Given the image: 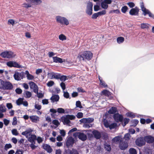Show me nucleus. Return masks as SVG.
Returning <instances> with one entry per match:
<instances>
[{
    "label": "nucleus",
    "mask_w": 154,
    "mask_h": 154,
    "mask_svg": "<svg viewBox=\"0 0 154 154\" xmlns=\"http://www.w3.org/2000/svg\"><path fill=\"white\" fill-rule=\"evenodd\" d=\"M129 153L130 154H137V152L135 149L131 148L129 149Z\"/></svg>",
    "instance_id": "36"
},
{
    "label": "nucleus",
    "mask_w": 154,
    "mask_h": 154,
    "mask_svg": "<svg viewBox=\"0 0 154 154\" xmlns=\"http://www.w3.org/2000/svg\"><path fill=\"white\" fill-rule=\"evenodd\" d=\"M59 39L62 41L66 40V36L63 34L60 35L59 36Z\"/></svg>",
    "instance_id": "40"
},
{
    "label": "nucleus",
    "mask_w": 154,
    "mask_h": 154,
    "mask_svg": "<svg viewBox=\"0 0 154 154\" xmlns=\"http://www.w3.org/2000/svg\"><path fill=\"white\" fill-rule=\"evenodd\" d=\"M13 88L12 84L9 82H5L3 88V89L11 90Z\"/></svg>",
    "instance_id": "13"
},
{
    "label": "nucleus",
    "mask_w": 154,
    "mask_h": 154,
    "mask_svg": "<svg viewBox=\"0 0 154 154\" xmlns=\"http://www.w3.org/2000/svg\"><path fill=\"white\" fill-rule=\"evenodd\" d=\"M54 62L55 63H62L65 61L64 59H63L57 57H53Z\"/></svg>",
    "instance_id": "21"
},
{
    "label": "nucleus",
    "mask_w": 154,
    "mask_h": 154,
    "mask_svg": "<svg viewBox=\"0 0 154 154\" xmlns=\"http://www.w3.org/2000/svg\"><path fill=\"white\" fill-rule=\"evenodd\" d=\"M127 115L128 116L132 118H134L135 116V115L132 112H128Z\"/></svg>",
    "instance_id": "59"
},
{
    "label": "nucleus",
    "mask_w": 154,
    "mask_h": 154,
    "mask_svg": "<svg viewBox=\"0 0 154 154\" xmlns=\"http://www.w3.org/2000/svg\"><path fill=\"white\" fill-rule=\"evenodd\" d=\"M131 137L130 135L129 134L127 133L124 136V138L126 140H129Z\"/></svg>",
    "instance_id": "50"
},
{
    "label": "nucleus",
    "mask_w": 154,
    "mask_h": 154,
    "mask_svg": "<svg viewBox=\"0 0 154 154\" xmlns=\"http://www.w3.org/2000/svg\"><path fill=\"white\" fill-rule=\"evenodd\" d=\"M63 92L64 97L66 98H68L69 96V93L67 92H65L64 91H63Z\"/></svg>",
    "instance_id": "52"
},
{
    "label": "nucleus",
    "mask_w": 154,
    "mask_h": 154,
    "mask_svg": "<svg viewBox=\"0 0 154 154\" xmlns=\"http://www.w3.org/2000/svg\"><path fill=\"white\" fill-rule=\"evenodd\" d=\"M93 57L92 53L90 51H85L78 55L77 58L80 61H86L91 60Z\"/></svg>",
    "instance_id": "1"
},
{
    "label": "nucleus",
    "mask_w": 154,
    "mask_h": 154,
    "mask_svg": "<svg viewBox=\"0 0 154 154\" xmlns=\"http://www.w3.org/2000/svg\"><path fill=\"white\" fill-rule=\"evenodd\" d=\"M27 2L24 3L23 4V7L26 8H30L32 7V3L30 1L28 0H26Z\"/></svg>",
    "instance_id": "24"
},
{
    "label": "nucleus",
    "mask_w": 154,
    "mask_h": 154,
    "mask_svg": "<svg viewBox=\"0 0 154 154\" xmlns=\"http://www.w3.org/2000/svg\"><path fill=\"white\" fill-rule=\"evenodd\" d=\"M145 142L143 137H140L137 139L136 141V144L139 146H142L145 144Z\"/></svg>",
    "instance_id": "14"
},
{
    "label": "nucleus",
    "mask_w": 154,
    "mask_h": 154,
    "mask_svg": "<svg viewBox=\"0 0 154 154\" xmlns=\"http://www.w3.org/2000/svg\"><path fill=\"white\" fill-rule=\"evenodd\" d=\"M6 111V108L3 104L0 105V112H5Z\"/></svg>",
    "instance_id": "31"
},
{
    "label": "nucleus",
    "mask_w": 154,
    "mask_h": 154,
    "mask_svg": "<svg viewBox=\"0 0 154 154\" xmlns=\"http://www.w3.org/2000/svg\"><path fill=\"white\" fill-rule=\"evenodd\" d=\"M3 121L4 124L6 126H7L10 123V120L6 119H4L3 120Z\"/></svg>",
    "instance_id": "48"
},
{
    "label": "nucleus",
    "mask_w": 154,
    "mask_h": 154,
    "mask_svg": "<svg viewBox=\"0 0 154 154\" xmlns=\"http://www.w3.org/2000/svg\"><path fill=\"white\" fill-rule=\"evenodd\" d=\"M29 84L30 86V88L31 89L33 88L37 85L34 82H30L29 83Z\"/></svg>",
    "instance_id": "38"
},
{
    "label": "nucleus",
    "mask_w": 154,
    "mask_h": 154,
    "mask_svg": "<svg viewBox=\"0 0 154 154\" xmlns=\"http://www.w3.org/2000/svg\"><path fill=\"white\" fill-rule=\"evenodd\" d=\"M28 1H30L33 4L36 5H39L42 2V0H28Z\"/></svg>",
    "instance_id": "29"
},
{
    "label": "nucleus",
    "mask_w": 154,
    "mask_h": 154,
    "mask_svg": "<svg viewBox=\"0 0 154 154\" xmlns=\"http://www.w3.org/2000/svg\"><path fill=\"white\" fill-rule=\"evenodd\" d=\"M128 146V143L126 142L121 141L119 145V147L121 150H124Z\"/></svg>",
    "instance_id": "16"
},
{
    "label": "nucleus",
    "mask_w": 154,
    "mask_h": 154,
    "mask_svg": "<svg viewBox=\"0 0 154 154\" xmlns=\"http://www.w3.org/2000/svg\"><path fill=\"white\" fill-rule=\"evenodd\" d=\"M76 106L77 107H79L80 108H82V106L81 105V102L79 101H77L76 103Z\"/></svg>",
    "instance_id": "49"
},
{
    "label": "nucleus",
    "mask_w": 154,
    "mask_h": 154,
    "mask_svg": "<svg viewBox=\"0 0 154 154\" xmlns=\"http://www.w3.org/2000/svg\"><path fill=\"white\" fill-rule=\"evenodd\" d=\"M54 82L53 81H50L48 82L47 84V85L49 87L52 86L54 85Z\"/></svg>",
    "instance_id": "51"
},
{
    "label": "nucleus",
    "mask_w": 154,
    "mask_h": 154,
    "mask_svg": "<svg viewBox=\"0 0 154 154\" xmlns=\"http://www.w3.org/2000/svg\"><path fill=\"white\" fill-rule=\"evenodd\" d=\"M24 75L25 73L23 72H15L14 75V77L15 80L20 81L23 79Z\"/></svg>",
    "instance_id": "6"
},
{
    "label": "nucleus",
    "mask_w": 154,
    "mask_h": 154,
    "mask_svg": "<svg viewBox=\"0 0 154 154\" xmlns=\"http://www.w3.org/2000/svg\"><path fill=\"white\" fill-rule=\"evenodd\" d=\"M113 118L116 122L121 121L123 119L122 116L118 113H116L114 115Z\"/></svg>",
    "instance_id": "18"
},
{
    "label": "nucleus",
    "mask_w": 154,
    "mask_h": 154,
    "mask_svg": "<svg viewBox=\"0 0 154 154\" xmlns=\"http://www.w3.org/2000/svg\"><path fill=\"white\" fill-rule=\"evenodd\" d=\"M27 138L28 140L31 143H33L34 140L36 139V136L34 134H31L28 137H26Z\"/></svg>",
    "instance_id": "22"
},
{
    "label": "nucleus",
    "mask_w": 154,
    "mask_h": 154,
    "mask_svg": "<svg viewBox=\"0 0 154 154\" xmlns=\"http://www.w3.org/2000/svg\"><path fill=\"white\" fill-rule=\"evenodd\" d=\"M6 65L10 67H14L19 68H21L22 66L17 62L13 61H10L6 63Z\"/></svg>",
    "instance_id": "9"
},
{
    "label": "nucleus",
    "mask_w": 154,
    "mask_h": 154,
    "mask_svg": "<svg viewBox=\"0 0 154 154\" xmlns=\"http://www.w3.org/2000/svg\"><path fill=\"white\" fill-rule=\"evenodd\" d=\"M87 123H90L94 121V119L92 118H86Z\"/></svg>",
    "instance_id": "63"
},
{
    "label": "nucleus",
    "mask_w": 154,
    "mask_h": 154,
    "mask_svg": "<svg viewBox=\"0 0 154 154\" xmlns=\"http://www.w3.org/2000/svg\"><path fill=\"white\" fill-rule=\"evenodd\" d=\"M104 124L106 128H109L110 124L106 120H104Z\"/></svg>",
    "instance_id": "55"
},
{
    "label": "nucleus",
    "mask_w": 154,
    "mask_h": 154,
    "mask_svg": "<svg viewBox=\"0 0 154 154\" xmlns=\"http://www.w3.org/2000/svg\"><path fill=\"white\" fill-rule=\"evenodd\" d=\"M23 99L20 98L16 101V103L17 105H20L22 104L23 101Z\"/></svg>",
    "instance_id": "37"
},
{
    "label": "nucleus",
    "mask_w": 154,
    "mask_h": 154,
    "mask_svg": "<svg viewBox=\"0 0 154 154\" xmlns=\"http://www.w3.org/2000/svg\"><path fill=\"white\" fill-rule=\"evenodd\" d=\"M57 21L62 24H65L67 25L69 24L68 20L65 17L58 16L56 17Z\"/></svg>",
    "instance_id": "4"
},
{
    "label": "nucleus",
    "mask_w": 154,
    "mask_h": 154,
    "mask_svg": "<svg viewBox=\"0 0 154 154\" xmlns=\"http://www.w3.org/2000/svg\"><path fill=\"white\" fill-rule=\"evenodd\" d=\"M75 118V117L73 115H68L62 117L61 119L62 122L64 125H67L70 123V120H73Z\"/></svg>",
    "instance_id": "2"
},
{
    "label": "nucleus",
    "mask_w": 154,
    "mask_h": 154,
    "mask_svg": "<svg viewBox=\"0 0 154 154\" xmlns=\"http://www.w3.org/2000/svg\"><path fill=\"white\" fill-rule=\"evenodd\" d=\"M102 92L104 95L106 96H109L110 95V92L106 90L103 91Z\"/></svg>",
    "instance_id": "41"
},
{
    "label": "nucleus",
    "mask_w": 154,
    "mask_h": 154,
    "mask_svg": "<svg viewBox=\"0 0 154 154\" xmlns=\"http://www.w3.org/2000/svg\"><path fill=\"white\" fill-rule=\"evenodd\" d=\"M117 124L116 123H112L110 124L109 128L110 129H112L116 128L117 127Z\"/></svg>",
    "instance_id": "42"
},
{
    "label": "nucleus",
    "mask_w": 154,
    "mask_h": 154,
    "mask_svg": "<svg viewBox=\"0 0 154 154\" xmlns=\"http://www.w3.org/2000/svg\"><path fill=\"white\" fill-rule=\"evenodd\" d=\"M140 7L142 11L143 12V14L144 16H145L146 14H148L149 17L154 18V15L150 13L148 10L146 8L144 7L143 2L141 3Z\"/></svg>",
    "instance_id": "5"
},
{
    "label": "nucleus",
    "mask_w": 154,
    "mask_h": 154,
    "mask_svg": "<svg viewBox=\"0 0 154 154\" xmlns=\"http://www.w3.org/2000/svg\"><path fill=\"white\" fill-rule=\"evenodd\" d=\"M117 111V109L115 107H112L108 111V113L110 114L115 113Z\"/></svg>",
    "instance_id": "30"
},
{
    "label": "nucleus",
    "mask_w": 154,
    "mask_h": 154,
    "mask_svg": "<svg viewBox=\"0 0 154 154\" xmlns=\"http://www.w3.org/2000/svg\"><path fill=\"white\" fill-rule=\"evenodd\" d=\"M60 86L61 87L63 91H64L66 88V85L65 83L63 82H61L60 84Z\"/></svg>",
    "instance_id": "60"
},
{
    "label": "nucleus",
    "mask_w": 154,
    "mask_h": 154,
    "mask_svg": "<svg viewBox=\"0 0 154 154\" xmlns=\"http://www.w3.org/2000/svg\"><path fill=\"white\" fill-rule=\"evenodd\" d=\"M57 112L60 113H64L65 110L62 108H58L57 109Z\"/></svg>",
    "instance_id": "45"
},
{
    "label": "nucleus",
    "mask_w": 154,
    "mask_h": 154,
    "mask_svg": "<svg viewBox=\"0 0 154 154\" xmlns=\"http://www.w3.org/2000/svg\"><path fill=\"white\" fill-rule=\"evenodd\" d=\"M59 79H60L61 81H65L66 79V76L65 75L61 76V75L60 74V77Z\"/></svg>",
    "instance_id": "46"
},
{
    "label": "nucleus",
    "mask_w": 154,
    "mask_h": 154,
    "mask_svg": "<svg viewBox=\"0 0 154 154\" xmlns=\"http://www.w3.org/2000/svg\"><path fill=\"white\" fill-rule=\"evenodd\" d=\"M128 9V7L126 6H124L122 7L121 11H122L124 13H125Z\"/></svg>",
    "instance_id": "54"
},
{
    "label": "nucleus",
    "mask_w": 154,
    "mask_h": 154,
    "mask_svg": "<svg viewBox=\"0 0 154 154\" xmlns=\"http://www.w3.org/2000/svg\"><path fill=\"white\" fill-rule=\"evenodd\" d=\"M129 121V119L127 118L124 119L122 123V125L123 126H125L126 124L128 123Z\"/></svg>",
    "instance_id": "39"
},
{
    "label": "nucleus",
    "mask_w": 154,
    "mask_h": 154,
    "mask_svg": "<svg viewBox=\"0 0 154 154\" xmlns=\"http://www.w3.org/2000/svg\"><path fill=\"white\" fill-rule=\"evenodd\" d=\"M59 97L58 95H54L51 98V99L52 102H57L58 101Z\"/></svg>",
    "instance_id": "28"
},
{
    "label": "nucleus",
    "mask_w": 154,
    "mask_h": 154,
    "mask_svg": "<svg viewBox=\"0 0 154 154\" xmlns=\"http://www.w3.org/2000/svg\"><path fill=\"white\" fill-rule=\"evenodd\" d=\"M120 13V11L119 10H113L110 11L109 12V13H115L116 14H119Z\"/></svg>",
    "instance_id": "61"
},
{
    "label": "nucleus",
    "mask_w": 154,
    "mask_h": 154,
    "mask_svg": "<svg viewBox=\"0 0 154 154\" xmlns=\"http://www.w3.org/2000/svg\"><path fill=\"white\" fill-rule=\"evenodd\" d=\"M139 11L138 8L136 7L131 9L129 11V14L132 15H138Z\"/></svg>",
    "instance_id": "17"
},
{
    "label": "nucleus",
    "mask_w": 154,
    "mask_h": 154,
    "mask_svg": "<svg viewBox=\"0 0 154 154\" xmlns=\"http://www.w3.org/2000/svg\"><path fill=\"white\" fill-rule=\"evenodd\" d=\"M17 118L16 117H14L13 118L12 125H17Z\"/></svg>",
    "instance_id": "53"
},
{
    "label": "nucleus",
    "mask_w": 154,
    "mask_h": 154,
    "mask_svg": "<svg viewBox=\"0 0 154 154\" xmlns=\"http://www.w3.org/2000/svg\"><path fill=\"white\" fill-rule=\"evenodd\" d=\"M105 149L107 151H109L111 149V147L110 145L107 143H105L104 144Z\"/></svg>",
    "instance_id": "35"
},
{
    "label": "nucleus",
    "mask_w": 154,
    "mask_h": 154,
    "mask_svg": "<svg viewBox=\"0 0 154 154\" xmlns=\"http://www.w3.org/2000/svg\"><path fill=\"white\" fill-rule=\"evenodd\" d=\"M41 106L39 105L38 104L35 103V108L38 110H40L41 108Z\"/></svg>",
    "instance_id": "56"
},
{
    "label": "nucleus",
    "mask_w": 154,
    "mask_h": 154,
    "mask_svg": "<svg viewBox=\"0 0 154 154\" xmlns=\"http://www.w3.org/2000/svg\"><path fill=\"white\" fill-rule=\"evenodd\" d=\"M93 134L95 137L96 139H99L100 137V134L98 131H93Z\"/></svg>",
    "instance_id": "27"
},
{
    "label": "nucleus",
    "mask_w": 154,
    "mask_h": 154,
    "mask_svg": "<svg viewBox=\"0 0 154 154\" xmlns=\"http://www.w3.org/2000/svg\"><path fill=\"white\" fill-rule=\"evenodd\" d=\"M24 95L26 98H29L31 96L32 94L31 92L26 91L25 92Z\"/></svg>",
    "instance_id": "32"
},
{
    "label": "nucleus",
    "mask_w": 154,
    "mask_h": 154,
    "mask_svg": "<svg viewBox=\"0 0 154 154\" xmlns=\"http://www.w3.org/2000/svg\"><path fill=\"white\" fill-rule=\"evenodd\" d=\"M149 25L146 23H143L141 24V27L142 29H147L149 28Z\"/></svg>",
    "instance_id": "34"
},
{
    "label": "nucleus",
    "mask_w": 154,
    "mask_h": 154,
    "mask_svg": "<svg viewBox=\"0 0 154 154\" xmlns=\"http://www.w3.org/2000/svg\"><path fill=\"white\" fill-rule=\"evenodd\" d=\"M11 132L13 134L17 136L18 134V133L16 129H14L12 130Z\"/></svg>",
    "instance_id": "47"
},
{
    "label": "nucleus",
    "mask_w": 154,
    "mask_h": 154,
    "mask_svg": "<svg viewBox=\"0 0 154 154\" xmlns=\"http://www.w3.org/2000/svg\"><path fill=\"white\" fill-rule=\"evenodd\" d=\"M153 140H154V138L150 136H146L144 137L145 142H146L149 143H152Z\"/></svg>",
    "instance_id": "19"
},
{
    "label": "nucleus",
    "mask_w": 154,
    "mask_h": 154,
    "mask_svg": "<svg viewBox=\"0 0 154 154\" xmlns=\"http://www.w3.org/2000/svg\"><path fill=\"white\" fill-rule=\"evenodd\" d=\"M70 154H79L77 151L74 149H72L70 150L69 152Z\"/></svg>",
    "instance_id": "44"
},
{
    "label": "nucleus",
    "mask_w": 154,
    "mask_h": 154,
    "mask_svg": "<svg viewBox=\"0 0 154 154\" xmlns=\"http://www.w3.org/2000/svg\"><path fill=\"white\" fill-rule=\"evenodd\" d=\"M5 82L0 79V88L3 89Z\"/></svg>",
    "instance_id": "62"
},
{
    "label": "nucleus",
    "mask_w": 154,
    "mask_h": 154,
    "mask_svg": "<svg viewBox=\"0 0 154 154\" xmlns=\"http://www.w3.org/2000/svg\"><path fill=\"white\" fill-rule=\"evenodd\" d=\"M1 56L5 58H12L14 57L15 54L11 51H6L2 52L0 54Z\"/></svg>",
    "instance_id": "3"
},
{
    "label": "nucleus",
    "mask_w": 154,
    "mask_h": 154,
    "mask_svg": "<svg viewBox=\"0 0 154 154\" xmlns=\"http://www.w3.org/2000/svg\"><path fill=\"white\" fill-rule=\"evenodd\" d=\"M26 75L27 79L29 80H33L34 79V76L30 74L28 71H26Z\"/></svg>",
    "instance_id": "25"
},
{
    "label": "nucleus",
    "mask_w": 154,
    "mask_h": 154,
    "mask_svg": "<svg viewBox=\"0 0 154 154\" xmlns=\"http://www.w3.org/2000/svg\"><path fill=\"white\" fill-rule=\"evenodd\" d=\"M43 148L46 150L48 152L51 153L52 151V149L51 146L47 144H44L43 145Z\"/></svg>",
    "instance_id": "23"
},
{
    "label": "nucleus",
    "mask_w": 154,
    "mask_h": 154,
    "mask_svg": "<svg viewBox=\"0 0 154 154\" xmlns=\"http://www.w3.org/2000/svg\"><path fill=\"white\" fill-rule=\"evenodd\" d=\"M93 4L92 2H88L87 5L86 13L89 15H91L92 14Z\"/></svg>",
    "instance_id": "8"
},
{
    "label": "nucleus",
    "mask_w": 154,
    "mask_h": 154,
    "mask_svg": "<svg viewBox=\"0 0 154 154\" xmlns=\"http://www.w3.org/2000/svg\"><path fill=\"white\" fill-rule=\"evenodd\" d=\"M100 81V84L103 87H107V85L106 84H105V83L102 81V80L100 79V78H99Z\"/></svg>",
    "instance_id": "43"
},
{
    "label": "nucleus",
    "mask_w": 154,
    "mask_h": 154,
    "mask_svg": "<svg viewBox=\"0 0 154 154\" xmlns=\"http://www.w3.org/2000/svg\"><path fill=\"white\" fill-rule=\"evenodd\" d=\"M31 120L33 122L37 123L39 121V117L36 116H29Z\"/></svg>",
    "instance_id": "20"
},
{
    "label": "nucleus",
    "mask_w": 154,
    "mask_h": 154,
    "mask_svg": "<svg viewBox=\"0 0 154 154\" xmlns=\"http://www.w3.org/2000/svg\"><path fill=\"white\" fill-rule=\"evenodd\" d=\"M122 140V137L121 136H118L114 138L112 140V141L113 143H117L119 142V141H121Z\"/></svg>",
    "instance_id": "26"
},
{
    "label": "nucleus",
    "mask_w": 154,
    "mask_h": 154,
    "mask_svg": "<svg viewBox=\"0 0 154 154\" xmlns=\"http://www.w3.org/2000/svg\"><path fill=\"white\" fill-rule=\"evenodd\" d=\"M6 106L8 109H11L13 107V106L11 103H8L6 104Z\"/></svg>",
    "instance_id": "64"
},
{
    "label": "nucleus",
    "mask_w": 154,
    "mask_h": 154,
    "mask_svg": "<svg viewBox=\"0 0 154 154\" xmlns=\"http://www.w3.org/2000/svg\"><path fill=\"white\" fill-rule=\"evenodd\" d=\"M73 136L75 137H78V138L82 141L86 140L87 138L86 135L80 132H76L74 134Z\"/></svg>",
    "instance_id": "7"
},
{
    "label": "nucleus",
    "mask_w": 154,
    "mask_h": 154,
    "mask_svg": "<svg viewBox=\"0 0 154 154\" xmlns=\"http://www.w3.org/2000/svg\"><path fill=\"white\" fill-rule=\"evenodd\" d=\"M74 143V140L72 137H69L67 139L66 143V146L68 147L72 146Z\"/></svg>",
    "instance_id": "15"
},
{
    "label": "nucleus",
    "mask_w": 154,
    "mask_h": 154,
    "mask_svg": "<svg viewBox=\"0 0 154 154\" xmlns=\"http://www.w3.org/2000/svg\"><path fill=\"white\" fill-rule=\"evenodd\" d=\"M47 75L48 77L51 79H58L60 77V74L53 72H51L48 73Z\"/></svg>",
    "instance_id": "10"
},
{
    "label": "nucleus",
    "mask_w": 154,
    "mask_h": 154,
    "mask_svg": "<svg viewBox=\"0 0 154 154\" xmlns=\"http://www.w3.org/2000/svg\"><path fill=\"white\" fill-rule=\"evenodd\" d=\"M112 2L111 0H104L101 4V7L104 9H106L108 7V4H110Z\"/></svg>",
    "instance_id": "12"
},
{
    "label": "nucleus",
    "mask_w": 154,
    "mask_h": 154,
    "mask_svg": "<svg viewBox=\"0 0 154 154\" xmlns=\"http://www.w3.org/2000/svg\"><path fill=\"white\" fill-rule=\"evenodd\" d=\"M33 131V128H27L25 131L23 132L22 134L25 136L26 138L28 137L29 136L32 134V133Z\"/></svg>",
    "instance_id": "11"
},
{
    "label": "nucleus",
    "mask_w": 154,
    "mask_h": 154,
    "mask_svg": "<svg viewBox=\"0 0 154 154\" xmlns=\"http://www.w3.org/2000/svg\"><path fill=\"white\" fill-rule=\"evenodd\" d=\"M99 16L103 15H104L106 13V11L105 10H103L102 11L97 12Z\"/></svg>",
    "instance_id": "58"
},
{
    "label": "nucleus",
    "mask_w": 154,
    "mask_h": 154,
    "mask_svg": "<svg viewBox=\"0 0 154 154\" xmlns=\"http://www.w3.org/2000/svg\"><path fill=\"white\" fill-rule=\"evenodd\" d=\"M12 146L11 144H6L5 147V149L6 150H7L9 148H11Z\"/></svg>",
    "instance_id": "57"
},
{
    "label": "nucleus",
    "mask_w": 154,
    "mask_h": 154,
    "mask_svg": "<svg viewBox=\"0 0 154 154\" xmlns=\"http://www.w3.org/2000/svg\"><path fill=\"white\" fill-rule=\"evenodd\" d=\"M124 38L122 37H119L117 39V42L119 44L122 43L124 41Z\"/></svg>",
    "instance_id": "33"
}]
</instances>
